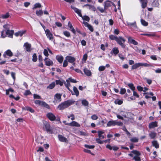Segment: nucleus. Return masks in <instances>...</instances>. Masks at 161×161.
Listing matches in <instances>:
<instances>
[{"label":"nucleus","mask_w":161,"mask_h":161,"mask_svg":"<svg viewBox=\"0 0 161 161\" xmlns=\"http://www.w3.org/2000/svg\"><path fill=\"white\" fill-rule=\"evenodd\" d=\"M26 32V31L24 30V31H18V32H16L14 34V35L16 36H22V35L25 33Z\"/></svg>","instance_id":"nucleus-19"},{"label":"nucleus","mask_w":161,"mask_h":161,"mask_svg":"<svg viewBox=\"0 0 161 161\" xmlns=\"http://www.w3.org/2000/svg\"><path fill=\"white\" fill-rule=\"evenodd\" d=\"M142 4V8H144L147 6V0H140Z\"/></svg>","instance_id":"nucleus-20"},{"label":"nucleus","mask_w":161,"mask_h":161,"mask_svg":"<svg viewBox=\"0 0 161 161\" xmlns=\"http://www.w3.org/2000/svg\"><path fill=\"white\" fill-rule=\"evenodd\" d=\"M47 116L51 121L54 120L56 119L55 116L51 113H47Z\"/></svg>","instance_id":"nucleus-9"},{"label":"nucleus","mask_w":161,"mask_h":161,"mask_svg":"<svg viewBox=\"0 0 161 161\" xmlns=\"http://www.w3.org/2000/svg\"><path fill=\"white\" fill-rule=\"evenodd\" d=\"M68 125L71 126L80 127V125L78 123L75 121H72L71 122L67 124Z\"/></svg>","instance_id":"nucleus-13"},{"label":"nucleus","mask_w":161,"mask_h":161,"mask_svg":"<svg viewBox=\"0 0 161 161\" xmlns=\"http://www.w3.org/2000/svg\"><path fill=\"white\" fill-rule=\"evenodd\" d=\"M149 135L151 138L154 139L157 136V133L154 131H152L149 133Z\"/></svg>","instance_id":"nucleus-27"},{"label":"nucleus","mask_w":161,"mask_h":161,"mask_svg":"<svg viewBox=\"0 0 161 161\" xmlns=\"http://www.w3.org/2000/svg\"><path fill=\"white\" fill-rule=\"evenodd\" d=\"M97 9L102 13H103L104 11V10L105 9V8L104 9L100 7H97Z\"/></svg>","instance_id":"nucleus-57"},{"label":"nucleus","mask_w":161,"mask_h":161,"mask_svg":"<svg viewBox=\"0 0 161 161\" xmlns=\"http://www.w3.org/2000/svg\"><path fill=\"white\" fill-rule=\"evenodd\" d=\"M65 59L69 62L72 63L75 61V58L71 56H67L65 57Z\"/></svg>","instance_id":"nucleus-8"},{"label":"nucleus","mask_w":161,"mask_h":161,"mask_svg":"<svg viewBox=\"0 0 161 161\" xmlns=\"http://www.w3.org/2000/svg\"><path fill=\"white\" fill-rule=\"evenodd\" d=\"M158 123L156 121L151 122L149 124V127L150 129L153 128L158 126Z\"/></svg>","instance_id":"nucleus-14"},{"label":"nucleus","mask_w":161,"mask_h":161,"mask_svg":"<svg viewBox=\"0 0 161 161\" xmlns=\"http://www.w3.org/2000/svg\"><path fill=\"white\" fill-rule=\"evenodd\" d=\"M55 85V83L54 82H53L49 85L47 87V88L52 89L54 87Z\"/></svg>","instance_id":"nucleus-37"},{"label":"nucleus","mask_w":161,"mask_h":161,"mask_svg":"<svg viewBox=\"0 0 161 161\" xmlns=\"http://www.w3.org/2000/svg\"><path fill=\"white\" fill-rule=\"evenodd\" d=\"M152 144L153 146L155 147L156 148H158L159 147V144L157 142V141H153L152 142Z\"/></svg>","instance_id":"nucleus-35"},{"label":"nucleus","mask_w":161,"mask_h":161,"mask_svg":"<svg viewBox=\"0 0 161 161\" xmlns=\"http://www.w3.org/2000/svg\"><path fill=\"white\" fill-rule=\"evenodd\" d=\"M68 26L69 28V30L71 31L73 33L75 34L76 31L74 28H73L72 24L70 23V22H69L68 24Z\"/></svg>","instance_id":"nucleus-23"},{"label":"nucleus","mask_w":161,"mask_h":161,"mask_svg":"<svg viewBox=\"0 0 161 161\" xmlns=\"http://www.w3.org/2000/svg\"><path fill=\"white\" fill-rule=\"evenodd\" d=\"M24 46L25 47V49L26 51L28 52L31 51V44L28 42H26L24 44Z\"/></svg>","instance_id":"nucleus-10"},{"label":"nucleus","mask_w":161,"mask_h":161,"mask_svg":"<svg viewBox=\"0 0 161 161\" xmlns=\"http://www.w3.org/2000/svg\"><path fill=\"white\" fill-rule=\"evenodd\" d=\"M41 7V5L39 3H35L34 7L32 8L33 9H34L38 8H40Z\"/></svg>","instance_id":"nucleus-39"},{"label":"nucleus","mask_w":161,"mask_h":161,"mask_svg":"<svg viewBox=\"0 0 161 161\" xmlns=\"http://www.w3.org/2000/svg\"><path fill=\"white\" fill-rule=\"evenodd\" d=\"M131 152L135 155V156L133 158L135 161H141L140 158L139 157L141 155V154L139 152L135 150L132 151Z\"/></svg>","instance_id":"nucleus-7"},{"label":"nucleus","mask_w":161,"mask_h":161,"mask_svg":"<svg viewBox=\"0 0 161 161\" xmlns=\"http://www.w3.org/2000/svg\"><path fill=\"white\" fill-rule=\"evenodd\" d=\"M115 104L121 105L123 103V101L121 100H116L114 102Z\"/></svg>","instance_id":"nucleus-51"},{"label":"nucleus","mask_w":161,"mask_h":161,"mask_svg":"<svg viewBox=\"0 0 161 161\" xmlns=\"http://www.w3.org/2000/svg\"><path fill=\"white\" fill-rule=\"evenodd\" d=\"M87 54L86 53L85 54L83 55V58H82V60L85 63L87 58Z\"/></svg>","instance_id":"nucleus-44"},{"label":"nucleus","mask_w":161,"mask_h":161,"mask_svg":"<svg viewBox=\"0 0 161 161\" xmlns=\"http://www.w3.org/2000/svg\"><path fill=\"white\" fill-rule=\"evenodd\" d=\"M64 35L67 37H69L70 36V32L67 31H63Z\"/></svg>","instance_id":"nucleus-40"},{"label":"nucleus","mask_w":161,"mask_h":161,"mask_svg":"<svg viewBox=\"0 0 161 161\" xmlns=\"http://www.w3.org/2000/svg\"><path fill=\"white\" fill-rule=\"evenodd\" d=\"M116 41L122 47L124 48L125 47V46L124 44V43L125 41V40L122 37L119 36L118 37Z\"/></svg>","instance_id":"nucleus-5"},{"label":"nucleus","mask_w":161,"mask_h":161,"mask_svg":"<svg viewBox=\"0 0 161 161\" xmlns=\"http://www.w3.org/2000/svg\"><path fill=\"white\" fill-rule=\"evenodd\" d=\"M141 22L142 24L144 26H146L148 25V23L143 19L141 20Z\"/></svg>","instance_id":"nucleus-54"},{"label":"nucleus","mask_w":161,"mask_h":161,"mask_svg":"<svg viewBox=\"0 0 161 161\" xmlns=\"http://www.w3.org/2000/svg\"><path fill=\"white\" fill-rule=\"evenodd\" d=\"M10 16L8 13H7L5 14H2L1 16V18L2 19H6L8 18Z\"/></svg>","instance_id":"nucleus-32"},{"label":"nucleus","mask_w":161,"mask_h":161,"mask_svg":"<svg viewBox=\"0 0 161 161\" xmlns=\"http://www.w3.org/2000/svg\"><path fill=\"white\" fill-rule=\"evenodd\" d=\"M82 103L84 106H87L88 105V103L86 100H84L82 101Z\"/></svg>","instance_id":"nucleus-47"},{"label":"nucleus","mask_w":161,"mask_h":161,"mask_svg":"<svg viewBox=\"0 0 161 161\" xmlns=\"http://www.w3.org/2000/svg\"><path fill=\"white\" fill-rule=\"evenodd\" d=\"M37 57L36 53H34L32 56V61L33 62H36L37 60Z\"/></svg>","instance_id":"nucleus-46"},{"label":"nucleus","mask_w":161,"mask_h":161,"mask_svg":"<svg viewBox=\"0 0 161 161\" xmlns=\"http://www.w3.org/2000/svg\"><path fill=\"white\" fill-rule=\"evenodd\" d=\"M33 96L34 99H41V97L39 95L36 94H34L33 95Z\"/></svg>","instance_id":"nucleus-58"},{"label":"nucleus","mask_w":161,"mask_h":161,"mask_svg":"<svg viewBox=\"0 0 161 161\" xmlns=\"http://www.w3.org/2000/svg\"><path fill=\"white\" fill-rule=\"evenodd\" d=\"M43 123V129H45L47 132L49 134H52L53 131L52 129L50 128V126L49 124L47 121H44Z\"/></svg>","instance_id":"nucleus-4"},{"label":"nucleus","mask_w":161,"mask_h":161,"mask_svg":"<svg viewBox=\"0 0 161 161\" xmlns=\"http://www.w3.org/2000/svg\"><path fill=\"white\" fill-rule=\"evenodd\" d=\"M111 3L112 2L109 1L105 2H104V8L105 9H107L108 7L111 6Z\"/></svg>","instance_id":"nucleus-24"},{"label":"nucleus","mask_w":161,"mask_h":161,"mask_svg":"<svg viewBox=\"0 0 161 161\" xmlns=\"http://www.w3.org/2000/svg\"><path fill=\"white\" fill-rule=\"evenodd\" d=\"M126 23L127 24V25L129 26H131L133 25H135L136 24V22L130 23L129 22L127 21L126 22Z\"/></svg>","instance_id":"nucleus-55"},{"label":"nucleus","mask_w":161,"mask_h":161,"mask_svg":"<svg viewBox=\"0 0 161 161\" xmlns=\"http://www.w3.org/2000/svg\"><path fill=\"white\" fill-rule=\"evenodd\" d=\"M153 5L156 7H158L159 6V3L158 1H154L153 3Z\"/></svg>","instance_id":"nucleus-50"},{"label":"nucleus","mask_w":161,"mask_h":161,"mask_svg":"<svg viewBox=\"0 0 161 161\" xmlns=\"http://www.w3.org/2000/svg\"><path fill=\"white\" fill-rule=\"evenodd\" d=\"M84 72L85 74L87 76H90L91 75L92 73L91 71L86 68L84 69Z\"/></svg>","instance_id":"nucleus-29"},{"label":"nucleus","mask_w":161,"mask_h":161,"mask_svg":"<svg viewBox=\"0 0 161 161\" xmlns=\"http://www.w3.org/2000/svg\"><path fill=\"white\" fill-rule=\"evenodd\" d=\"M61 95L59 93H56L54 96V100L53 102L55 104L61 101Z\"/></svg>","instance_id":"nucleus-6"},{"label":"nucleus","mask_w":161,"mask_h":161,"mask_svg":"<svg viewBox=\"0 0 161 161\" xmlns=\"http://www.w3.org/2000/svg\"><path fill=\"white\" fill-rule=\"evenodd\" d=\"M130 141L131 142H138V140L136 137H133L130 139Z\"/></svg>","instance_id":"nucleus-53"},{"label":"nucleus","mask_w":161,"mask_h":161,"mask_svg":"<svg viewBox=\"0 0 161 161\" xmlns=\"http://www.w3.org/2000/svg\"><path fill=\"white\" fill-rule=\"evenodd\" d=\"M56 83L57 85H59L61 86L63 85V83L60 80H56Z\"/></svg>","instance_id":"nucleus-49"},{"label":"nucleus","mask_w":161,"mask_h":161,"mask_svg":"<svg viewBox=\"0 0 161 161\" xmlns=\"http://www.w3.org/2000/svg\"><path fill=\"white\" fill-rule=\"evenodd\" d=\"M73 103V102L72 101L70 100H67L59 104L58 106V108L59 110H62L68 107Z\"/></svg>","instance_id":"nucleus-2"},{"label":"nucleus","mask_w":161,"mask_h":161,"mask_svg":"<svg viewBox=\"0 0 161 161\" xmlns=\"http://www.w3.org/2000/svg\"><path fill=\"white\" fill-rule=\"evenodd\" d=\"M86 6H88V8L89 9L92 10L94 11H95L96 10V8L93 5H91L90 4H86L84 5L83 7H84Z\"/></svg>","instance_id":"nucleus-28"},{"label":"nucleus","mask_w":161,"mask_h":161,"mask_svg":"<svg viewBox=\"0 0 161 161\" xmlns=\"http://www.w3.org/2000/svg\"><path fill=\"white\" fill-rule=\"evenodd\" d=\"M127 38H128V42L130 43L133 44L134 45H137L138 44L137 42L134 40L132 39L131 37H127Z\"/></svg>","instance_id":"nucleus-22"},{"label":"nucleus","mask_w":161,"mask_h":161,"mask_svg":"<svg viewBox=\"0 0 161 161\" xmlns=\"http://www.w3.org/2000/svg\"><path fill=\"white\" fill-rule=\"evenodd\" d=\"M140 65L141 66H144V67H149L150 66V65L147 63H140Z\"/></svg>","instance_id":"nucleus-52"},{"label":"nucleus","mask_w":161,"mask_h":161,"mask_svg":"<svg viewBox=\"0 0 161 161\" xmlns=\"http://www.w3.org/2000/svg\"><path fill=\"white\" fill-rule=\"evenodd\" d=\"M73 90L75 93V94H74L75 95L77 96H78L79 95V92L77 88L76 87L74 86L73 87Z\"/></svg>","instance_id":"nucleus-38"},{"label":"nucleus","mask_w":161,"mask_h":161,"mask_svg":"<svg viewBox=\"0 0 161 161\" xmlns=\"http://www.w3.org/2000/svg\"><path fill=\"white\" fill-rule=\"evenodd\" d=\"M71 8L73 9L75 12L76 13H77L80 17H81L83 20H86L87 21H89L90 19V18L88 16L86 15H84V16H82L81 14V10L78 9L77 8L74 7V6L72 5L71 6Z\"/></svg>","instance_id":"nucleus-1"},{"label":"nucleus","mask_w":161,"mask_h":161,"mask_svg":"<svg viewBox=\"0 0 161 161\" xmlns=\"http://www.w3.org/2000/svg\"><path fill=\"white\" fill-rule=\"evenodd\" d=\"M56 58L59 63H62L63 60L64 58L61 55H57L56 56Z\"/></svg>","instance_id":"nucleus-25"},{"label":"nucleus","mask_w":161,"mask_h":161,"mask_svg":"<svg viewBox=\"0 0 161 161\" xmlns=\"http://www.w3.org/2000/svg\"><path fill=\"white\" fill-rule=\"evenodd\" d=\"M98 116L96 114H94L91 116V118L93 120H96L98 119Z\"/></svg>","instance_id":"nucleus-63"},{"label":"nucleus","mask_w":161,"mask_h":161,"mask_svg":"<svg viewBox=\"0 0 161 161\" xmlns=\"http://www.w3.org/2000/svg\"><path fill=\"white\" fill-rule=\"evenodd\" d=\"M69 80L71 82L75 83L77 82V81L74 79H72L71 77H70L69 78L68 80H67L66 81L67 82V84L66 85V86L67 87L68 89L70 91V89L68 87V86L70 85V83H69Z\"/></svg>","instance_id":"nucleus-11"},{"label":"nucleus","mask_w":161,"mask_h":161,"mask_svg":"<svg viewBox=\"0 0 161 161\" xmlns=\"http://www.w3.org/2000/svg\"><path fill=\"white\" fill-rule=\"evenodd\" d=\"M128 85L132 91L135 90V87L133 84L129 83L128 84Z\"/></svg>","instance_id":"nucleus-43"},{"label":"nucleus","mask_w":161,"mask_h":161,"mask_svg":"<svg viewBox=\"0 0 161 161\" xmlns=\"http://www.w3.org/2000/svg\"><path fill=\"white\" fill-rule=\"evenodd\" d=\"M36 14L38 16H41L43 15V12L42 9L39 10H36Z\"/></svg>","instance_id":"nucleus-34"},{"label":"nucleus","mask_w":161,"mask_h":161,"mask_svg":"<svg viewBox=\"0 0 161 161\" xmlns=\"http://www.w3.org/2000/svg\"><path fill=\"white\" fill-rule=\"evenodd\" d=\"M84 146L85 147L89 149H93L95 147V146L94 145H89L86 144Z\"/></svg>","instance_id":"nucleus-45"},{"label":"nucleus","mask_w":161,"mask_h":161,"mask_svg":"<svg viewBox=\"0 0 161 161\" xmlns=\"http://www.w3.org/2000/svg\"><path fill=\"white\" fill-rule=\"evenodd\" d=\"M31 94V92L29 90H26L24 93V95L25 96L29 95Z\"/></svg>","instance_id":"nucleus-64"},{"label":"nucleus","mask_w":161,"mask_h":161,"mask_svg":"<svg viewBox=\"0 0 161 161\" xmlns=\"http://www.w3.org/2000/svg\"><path fill=\"white\" fill-rule=\"evenodd\" d=\"M68 61L65 59L64 62L63 64V67H66L68 65Z\"/></svg>","instance_id":"nucleus-60"},{"label":"nucleus","mask_w":161,"mask_h":161,"mask_svg":"<svg viewBox=\"0 0 161 161\" xmlns=\"http://www.w3.org/2000/svg\"><path fill=\"white\" fill-rule=\"evenodd\" d=\"M123 125V123L121 122H117L115 120V125L122 126Z\"/></svg>","instance_id":"nucleus-59"},{"label":"nucleus","mask_w":161,"mask_h":161,"mask_svg":"<svg viewBox=\"0 0 161 161\" xmlns=\"http://www.w3.org/2000/svg\"><path fill=\"white\" fill-rule=\"evenodd\" d=\"M112 52L114 54L116 55L119 53V50L117 47H115L113 49Z\"/></svg>","instance_id":"nucleus-33"},{"label":"nucleus","mask_w":161,"mask_h":161,"mask_svg":"<svg viewBox=\"0 0 161 161\" xmlns=\"http://www.w3.org/2000/svg\"><path fill=\"white\" fill-rule=\"evenodd\" d=\"M115 125V120H111L109 121L107 124V126Z\"/></svg>","instance_id":"nucleus-30"},{"label":"nucleus","mask_w":161,"mask_h":161,"mask_svg":"<svg viewBox=\"0 0 161 161\" xmlns=\"http://www.w3.org/2000/svg\"><path fill=\"white\" fill-rule=\"evenodd\" d=\"M126 92V90L125 88H121L120 91V93L121 94H124Z\"/></svg>","instance_id":"nucleus-62"},{"label":"nucleus","mask_w":161,"mask_h":161,"mask_svg":"<svg viewBox=\"0 0 161 161\" xmlns=\"http://www.w3.org/2000/svg\"><path fill=\"white\" fill-rule=\"evenodd\" d=\"M46 35L47 37L50 40H52L53 39V35L50 33V31L48 30H47L45 31Z\"/></svg>","instance_id":"nucleus-15"},{"label":"nucleus","mask_w":161,"mask_h":161,"mask_svg":"<svg viewBox=\"0 0 161 161\" xmlns=\"http://www.w3.org/2000/svg\"><path fill=\"white\" fill-rule=\"evenodd\" d=\"M42 102V101H41L39 100H36L34 102L35 104L41 105Z\"/></svg>","instance_id":"nucleus-61"},{"label":"nucleus","mask_w":161,"mask_h":161,"mask_svg":"<svg viewBox=\"0 0 161 161\" xmlns=\"http://www.w3.org/2000/svg\"><path fill=\"white\" fill-rule=\"evenodd\" d=\"M140 66H141L140 63H136L132 66V69H136Z\"/></svg>","instance_id":"nucleus-31"},{"label":"nucleus","mask_w":161,"mask_h":161,"mask_svg":"<svg viewBox=\"0 0 161 161\" xmlns=\"http://www.w3.org/2000/svg\"><path fill=\"white\" fill-rule=\"evenodd\" d=\"M41 106H43L47 108H49L50 107L49 105L44 102L42 101L41 104Z\"/></svg>","instance_id":"nucleus-36"},{"label":"nucleus","mask_w":161,"mask_h":161,"mask_svg":"<svg viewBox=\"0 0 161 161\" xmlns=\"http://www.w3.org/2000/svg\"><path fill=\"white\" fill-rule=\"evenodd\" d=\"M109 38L112 40H115L116 41L118 37L116 36L111 35L109 36Z\"/></svg>","instance_id":"nucleus-42"},{"label":"nucleus","mask_w":161,"mask_h":161,"mask_svg":"<svg viewBox=\"0 0 161 161\" xmlns=\"http://www.w3.org/2000/svg\"><path fill=\"white\" fill-rule=\"evenodd\" d=\"M43 53L44 55L46 57H47L48 56V49H44V50Z\"/></svg>","instance_id":"nucleus-56"},{"label":"nucleus","mask_w":161,"mask_h":161,"mask_svg":"<svg viewBox=\"0 0 161 161\" xmlns=\"http://www.w3.org/2000/svg\"><path fill=\"white\" fill-rule=\"evenodd\" d=\"M105 69V67L104 66H101L99 67L98 70L100 71H104Z\"/></svg>","instance_id":"nucleus-48"},{"label":"nucleus","mask_w":161,"mask_h":161,"mask_svg":"<svg viewBox=\"0 0 161 161\" xmlns=\"http://www.w3.org/2000/svg\"><path fill=\"white\" fill-rule=\"evenodd\" d=\"M6 34L8 37L12 38L14 33V31L13 30H7L6 31Z\"/></svg>","instance_id":"nucleus-21"},{"label":"nucleus","mask_w":161,"mask_h":161,"mask_svg":"<svg viewBox=\"0 0 161 161\" xmlns=\"http://www.w3.org/2000/svg\"><path fill=\"white\" fill-rule=\"evenodd\" d=\"M22 109L23 110L29 111L32 113L34 112V110L31 107L29 106H26L25 107H22Z\"/></svg>","instance_id":"nucleus-17"},{"label":"nucleus","mask_w":161,"mask_h":161,"mask_svg":"<svg viewBox=\"0 0 161 161\" xmlns=\"http://www.w3.org/2000/svg\"><path fill=\"white\" fill-rule=\"evenodd\" d=\"M10 25L8 24L4 25L3 26V27L5 29L6 31L7 30H9V29L10 28Z\"/></svg>","instance_id":"nucleus-41"},{"label":"nucleus","mask_w":161,"mask_h":161,"mask_svg":"<svg viewBox=\"0 0 161 161\" xmlns=\"http://www.w3.org/2000/svg\"><path fill=\"white\" fill-rule=\"evenodd\" d=\"M144 95H145V97L146 99H148L150 98L151 97V96H153V94L152 92H150V93L145 92L144 93Z\"/></svg>","instance_id":"nucleus-26"},{"label":"nucleus","mask_w":161,"mask_h":161,"mask_svg":"<svg viewBox=\"0 0 161 161\" xmlns=\"http://www.w3.org/2000/svg\"><path fill=\"white\" fill-rule=\"evenodd\" d=\"M46 64L47 66H50L53 64V62L50 59L47 58H46L44 59Z\"/></svg>","instance_id":"nucleus-16"},{"label":"nucleus","mask_w":161,"mask_h":161,"mask_svg":"<svg viewBox=\"0 0 161 161\" xmlns=\"http://www.w3.org/2000/svg\"><path fill=\"white\" fill-rule=\"evenodd\" d=\"M58 138L60 142H68V141L67 138L62 135H58Z\"/></svg>","instance_id":"nucleus-12"},{"label":"nucleus","mask_w":161,"mask_h":161,"mask_svg":"<svg viewBox=\"0 0 161 161\" xmlns=\"http://www.w3.org/2000/svg\"><path fill=\"white\" fill-rule=\"evenodd\" d=\"M98 138L96 139L95 140L97 142L100 144H102L103 141L101 139H104L105 136L103 134L104 133V132L103 131H97Z\"/></svg>","instance_id":"nucleus-3"},{"label":"nucleus","mask_w":161,"mask_h":161,"mask_svg":"<svg viewBox=\"0 0 161 161\" xmlns=\"http://www.w3.org/2000/svg\"><path fill=\"white\" fill-rule=\"evenodd\" d=\"M6 55L11 57L12 56L13 53L10 50H8L4 52L3 54V56L4 58H6Z\"/></svg>","instance_id":"nucleus-18"}]
</instances>
